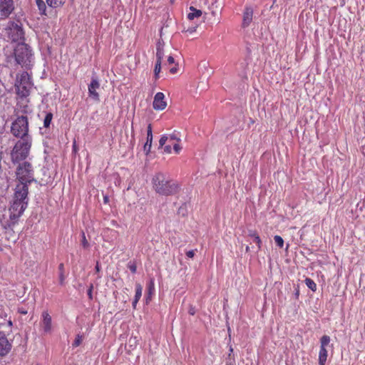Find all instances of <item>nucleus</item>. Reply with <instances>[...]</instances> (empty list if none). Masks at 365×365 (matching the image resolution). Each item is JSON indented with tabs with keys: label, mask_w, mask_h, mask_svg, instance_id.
Returning a JSON list of instances; mask_svg holds the SVG:
<instances>
[{
	"label": "nucleus",
	"mask_w": 365,
	"mask_h": 365,
	"mask_svg": "<svg viewBox=\"0 0 365 365\" xmlns=\"http://www.w3.org/2000/svg\"><path fill=\"white\" fill-rule=\"evenodd\" d=\"M28 194V186L16 185L9 208V226L15 225L26 209L29 202Z\"/></svg>",
	"instance_id": "nucleus-1"
},
{
	"label": "nucleus",
	"mask_w": 365,
	"mask_h": 365,
	"mask_svg": "<svg viewBox=\"0 0 365 365\" xmlns=\"http://www.w3.org/2000/svg\"><path fill=\"white\" fill-rule=\"evenodd\" d=\"M152 183L155 191L162 195H173L179 190L178 184L163 173H157L152 179Z\"/></svg>",
	"instance_id": "nucleus-2"
},
{
	"label": "nucleus",
	"mask_w": 365,
	"mask_h": 365,
	"mask_svg": "<svg viewBox=\"0 0 365 365\" xmlns=\"http://www.w3.org/2000/svg\"><path fill=\"white\" fill-rule=\"evenodd\" d=\"M34 86L31 76L27 71L19 73L16 76L14 88L18 96L29 97Z\"/></svg>",
	"instance_id": "nucleus-3"
},
{
	"label": "nucleus",
	"mask_w": 365,
	"mask_h": 365,
	"mask_svg": "<svg viewBox=\"0 0 365 365\" xmlns=\"http://www.w3.org/2000/svg\"><path fill=\"white\" fill-rule=\"evenodd\" d=\"M31 138H24L18 140L11 153V161L14 163H18L26 159L31 148Z\"/></svg>",
	"instance_id": "nucleus-4"
},
{
	"label": "nucleus",
	"mask_w": 365,
	"mask_h": 365,
	"mask_svg": "<svg viewBox=\"0 0 365 365\" xmlns=\"http://www.w3.org/2000/svg\"><path fill=\"white\" fill-rule=\"evenodd\" d=\"M14 54L18 64L26 69L31 68L32 53L29 45L24 43H18L14 48Z\"/></svg>",
	"instance_id": "nucleus-5"
},
{
	"label": "nucleus",
	"mask_w": 365,
	"mask_h": 365,
	"mask_svg": "<svg viewBox=\"0 0 365 365\" xmlns=\"http://www.w3.org/2000/svg\"><path fill=\"white\" fill-rule=\"evenodd\" d=\"M181 140L175 133L170 135H163L159 140L160 147L163 148L165 153H172V146L176 154H179L182 150L180 145Z\"/></svg>",
	"instance_id": "nucleus-6"
},
{
	"label": "nucleus",
	"mask_w": 365,
	"mask_h": 365,
	"mask_svg": "<svg viewBox=\"0 0 365 365\" xmlns=\"http://www.w3.org/2000/svg\"><path fill=\"white\" fill-rule=\"evenodd\" d=\"M11 133L16 138L23 139L24 138H31L29 135V120L24 115L19 116L12 123L11 126Z\"/></svg>",
	"instance_id": "nucleus-7"
},
{
	"label": "nucleus",
	"mask_w": 365,
	"mask_h": 365,
	"mask_svg": "<svg viewBox=\"0 0 365 365\" xmlns=\"http://www.w3.org/2000/svg\"><path fill=\"white\" fill-rule=\"evenodd\" d=\"M33 172L31 163L24 162L19 165L16 170V176L20 183L17 185L28 186V183H31L34 180Z\"/></svg>",
	"instance_id": "nucleus-8"
},
{
	"label": "nucleus",
	"mask_w": 365,
	"mask_h": 365,
	"mask_svg": "<svg viewBox=\"0 0 365 365\" xmlns=\"http://www.w3.org/2000/svg\"><path fill=\"white\" fill-rule=\"evenodd\" d=\"M5 30L8 38L13 42H17L24 38V31L21 24L19 22H9Z\"/></svg>",
	"instance_id": "nucleus-9"
},
{
	"label": "nucleus",
	"mask_w": 365,
	"mask_h": 365,
	"mask_svg": "<svg viewBox=\"0 0 365 365\" xmlns=\"http://www.w3.org/2000/svg\"><path fill=\"white\" fill-rule=\"evenodd\" d=\"M16 105L15 108L16 113H22V114H28L31 113V110L29 108V103L30 101L29 97H22L16 96Z\"/></svg>",
	"instance_id": "nucleus-10"
},
{
	"label": "nucleus",
	"mask_w": 365,
	"mask_h": 365,
	"mask_svg": "<svg viewBox=\"0 0 365 365\" xmlns=\"http://www.w3.org/2000/svg\"><path fill=\"white\" fill-rule=\"evenodd\" d=\"M14 10L13 0H0V16L1 19H6Z\"/></svg>",
	"instance_id": "nucleus-11"
},
{
	"label": "nucleus",
	"mask_w": 365,
	"mask_h": 365,
	"mask_svg": "<svg viewBox=\"0 0 365 365\" xmlns=\"http://www.w3.org/2000/svg\"><path fill=\"white\" fill-rule=\"evenodd\" d=\"M153 107L156 110H163L167 107V102L165 101V95L162 92H158L153 99Z\"/></svg>",
	"instance_id": "nucleus-12"
},
{
	"label": "nucleus",
	"mask_w": 365,
	"mask_h": 365,
	"mask_svg": "<svg viewBox=\"0 0 365 365\" xmlns=\"http://www.w3.org/2000/svg\"><path fill=\"white\" fill-rule=\"evenodd\" d=\"M40 325L45 333H50L52 330V319L47 311H43L41 314V321Z\"/></svg>",
	"instance_id": "nucleus-13"
},
{
	"label": "nucleus",
	"mask_w": 365,
	"mask_h": 365,
	"mask_svg": "<svg viewBox=\"0 0 365 365\" xmlns=\"http://www.w3.org/2000/svg\"><path fill=\"white\" fill-rule=\"evenodd\" d=\"M12 345L9 341L5 334L0 331V356H6L11 349Z\"/></svg>",
	"instance_id": "nucleus-14"
},
{
	"label": "nucleus",
	"mask_w": 365,
	"mask_h": 365,
	"mask_svg": "<svg viewBox=\"0 0 365 365\" xmlns=\"http://www.w3.org/2000/svg\"><path fill=\"white\" fill-rule=\"evenodd\" d=\"M100 87V83L96 78H93L88 85V95L95 101H99V94L96 91Z\"/></svg>",
	"instance_id": "nucleus-15"
},
{
	"label": "nucleus",
	"mask_w": 365,
	"mask_h": 365,
	"mask_svg": "<svg viewBox=\"0 0 365 365\" xmlns=\"http://www.w3.org/2000/svg\"><path fill=\"white\" fill-rule=\"evenodd\" d=\"M253 9L251 6H245L243 16L242 26L243 28L248 27L252 21L253 19Z\"/></svg>",
	"instance_id": "nucleus-16"
},
{
	"label": "nucleus",
	"mask_w": 365,
	"mask_h": 365,
	"mask_svg": "<svg viewBox=\"0 0 365 365\" xmlns=\"http://www.w3.org/2000/svg\"><path fill=\"white\" fill-rule=\"evenodd\" d=\"M153 141V130H152V125L150 123L148 125L147 128V140L143 146V151L146 155L149 154L150 152L151 146Z\"/></svg>",
	"instance_id": "nucleus-17"
},
{
	"label": "nucleus",
	"mask_w": 365,
	"mask_h": 365,
	"mask_svg": "<svg viewBox=\"0 0 365 365\" xmlns=\"http://www.w3.org/2000/svg\"><path fill=\"white\" fill-rule=\"evenodd\" d=\"M328 357L327 348L320 347L319 352V364L325 365Z\"/></svg>",
	"instance_id": "nucleus-18"
},
{
	"label": "nucleus",
	"mask_w": 365,
	"mask_h": 365,
	"mask_svg": "<svg viewBox=\"0 0 365 365\" xmlns=\"http://www.w3.org/2000/svg\"><path fill=\"white\" fill-rule=\"evenodd\" d=\"M202 11L200 9H197L194 6L190 7V12L187 14V19L190 21L193 20L195 18H199L202 16Z\"/></svg>",
	"instance_id": "nucleus-19"
},
{
	"label": "nucleus",
	"mask_w": 365,
	"mask_h": 365,
	"mask_svg": "<svg viewBox=\"0 0 365 365\" xmlns=\"http://www.w3.org/2000/svg\"><path fill=\"white\" fill-rule=\"evenodd\" d=\"M248 236L253 238L254 242L257 244L258 250H261L262 247V240L257 234V231L250 230L248 232Z\"/></svg>",
	"instance_id": "nucleus-20"
},
{
	"label": "nucleus",
	"mask_w": 365,
	"mask_h": 365,
	"mask_svg": "<svg viewBox=\"0 0 365 365\" xmlns=\"http://www.w3.org/2000/svg\"><path fill=\"white\" fill-rule=\"evenodd\" d=\"M66 0H46L48 6L53 9L61 7L64 5Z\"/></svg>",
	"instance_id": "nucleus-21"
},
{
	"label": "nucleus",
	"mask_w": 365,
	"mask_h": 365,
	"mask_svg": "<svg viewBox=\"0 0 365 365\" xmlns=\"http://www.w3.org/2000/svg\"><path fill=\"white\" fill-rule=\"evenodd\" d=\"M163 57H164L163 44H162L161 42L159 41L157 43V47H156V61L162 62Z\"/></svg>",
	"instance_id": "nucleus-22"
},
{
	"label": "nucleus",
	"mask_w": 365,
	"mask_h": 365,
	"mask_svg": "<svg viewBox=\"0 0 365 365\" xmlns=\"http://www.w3.org/2000/svg\"><path fill=\"white\" fill-rule=\"evenodd\" d=\"M155 291V283L154 279H151L148 285H147V292H148V297L146 299V302L148 303V301L150 300V296L153 294Z\"/></svg>",
	"instance_id": "nucleus-23"
},
{
	"label": "nucleus",
	"mask_w": 365,
	"mask_h": 365,
	"mask_svg": "<svg viewBox=\"0 0 365 365\" xmlns=\"http://www.w3.org/2000/svg\"><path fill=\"white\" fill-rule=\"evenodd\" d=\"M36 6L40 11L41 15L46 16V5L43 0H36Z\"/></svg>",
	"instance_id": "nucleus-24"
},
{
	"label": "nucleus",
	"mask_w": 365,
	"mask_h": 365,
	"mask_svg": "<svg viewBox=\"0 0 365 365\" xmlns=\"http://www.w3.org/2000/svg\"><path fill=\"white\" fill-rule=\"evenodd\" d=\"M58 272H59V283L61 285H63L64 282H65V279H66L63 263L59 264Z\"/></svg>",
	"instance_id": "nucleus-25"
},
{
	"label": "nucleus",
	"mask_w": 365,
	"mask_h": 365,
	"mask_svg": "<svg viewBox=\"0 0 365 365\" xmlns=\"http://www.w3.org/2000/svg\"><path fill=\"white\" fill-rule=\"evenodd\" d=\"M306 285L313 292L317 290V284L311 278H306L304 280Z\"/></svg>",
	"instance_id": "nucleus-26"
},
{
	"label": "nucleus",
	"mask_w": 365,
	"mask_h": 365,
	"mask_svg": "<svg viewBox=\"0 0 365 365\" xmlns=\"http://www.w3.org/2000/svg\"><path fill=\"white\" fill-rule=\"evenodd\" d=\"M331 339L328 335H323L320 339V347L327 348L330 343Z\"/></svg>",
	"instance_id": "nucleus-27"
},
{
	"label": "nucleus",
	"mask_w": 365,
	"mask_h": 365,
	"mask_svg": "<svg viewBox=\"0 0 365 365\" xmlns=\"http://www.w3.org/2000/svg\"><path fill=\"white\" fill-rule=\"evenodd\" d=\"M52 119H53V114L50 112L47 113L45 116L44 120H43V126L45 128H48L52 121Z\"/></svg>",
	"instance_id": "nucleus-28"
},
{
	"label": "nucleus",
	"mask_w": 365,
	"mask_h": 365,
	"mask_svg": "<svg viewBox=\"0 0 365 365\" xmlns=\"http://www.w3.org/2000/svg\"><path fill=\"white\" fill-rule=\"evenodd\" d=\"M143 287L140 284H135V298L136 300H140L142 296Z\"/></svg>",
	"instance_id": "nucleus-29"
},
{
	"label": "nucleus",
	"mask_w": 365,
	"mask_h": 365,
	"mask_svg": "<svg viewBox=\"0 0 365 365\" xmlns=\"http://www.w3.org/2000/svg\"><path fill=\"white\" fill-rule=\"evenodd\" d=\"M161 61H156L155 68H154V75L155 79H158L159 78V73L161 71Z\"/></svg>",
	"instance_id": "nucleus-30"
},
{
	"label": "nucleus",
	"mask_w": 365,
	"mask_h": 365,
	"mask_svg": "<svg viewBox=\"0 0 365 365\" xmlns=\"http://www.w3.org/2000/svg\"><path fill=\"white\" fill-rule=\"evenodd\" d=\"M83 336L82 335H80V334H78L76 336V339L75 340L73 341V344H72V346L76 348V347H78V346L81 345V344L82 343L83 341Z\"/></svg>",
	"instance_id": "nucleus-31"
},
{
	"label": "nucleus",
	"mask_w": 365,
	"mask_h": 365,
	"mask_svg": "<svg viewBox=\"0 0 365 365\" xmlns=\"http://www.w3.org/2000/svg\"><path fill=\"white\" fill-rule=\"evenodd\" d=\"M274 240L278 247H279L280 248L283 247L284 240L282 238V237H280L279 235H275L274 237Z\"/></svg>",
	"instance_id": "nucleus-32"
},
{
	"label": "nucleus",
	"mask_w": 365,
	"mask_h": 365,
	"mask_svg": "<svg viewBox=\"0 0 365 365\" xmlns=\"http://www.w3.org/2000/svg\"><path fill=\"white\" fill-rule=\"evenodd\" d=\"M81 244L84 248H88L89 247V243H88V240H86L85 233L83 232H82Z\"/></svg>",
	"instance_id": "nucleus-33"
},
{
	"label": "nucleus",
	"mask_w": 365,
	"mask_h": 365,
	"mask_svg": "<svg viewBox=\"0 0 365 365\" xmlns=\"http://www.w3.org/2000/svg\"><path fill=\"white\" fill-rule=\"evenodd\" d=\"M128 269L130 270V272H131L132 273H133V274H134V273H135V272H136V271H137V266H136V264H135V262H130L128 264Z\"/></svg>",
	"instance_id": "nucleus-34"
},
{
	"label": "nucleus",
	"mask_w": 365,
	"mask_h": 365,
	"mask_svg": "<svg viewBox=\"0 0 365 365\" xmlns=\"http://www.w3.org/2000/svg\"><path fill=\"white\" fill-rule=\"evenodd\" d=\"M197 26L189 27L187 29H184L182 32L189 33L190 34H193L196 31Z\"/></svg>",
	"instance_id": "nucleus-35"
},
{
	"label": "nucleus",
	"mask_w": 365,
	"mask_h": 365,
	"mask_svg": "<svg viewBox=\"0 0 365 365\" xmlns=\"http://www.w3.org/2000/svg\"><path fill=\"white\" fill-rule=\"evenodd\" d=\"M93 284H91L87 291V294H88V298L90 299H93Z\"/></svg>",
	"instance_id": "nucleus-36"
},
{
	"label": "nucleus",
	"mask_w": 365,
	"mask_h": 365,
	"mask_svg": "<svg viewBox=\"0 0 365 365\" xmlns=\"http://www.w3.org/2000/svg\"><path fill=\"white\" fill-rule=\"evenodd\" d=\"M175 63V59L173 56H169L168 59H167V62L165 63L164 66H166L167 64L168 65H171V64H173Z\"/></svg>",
	"instance_id": "nucleus-37"
},
{
	"label": "nucleus",
	"mask_w": 365,
	"mask_h": 365,
	"mask_svg": "<svg viewBox=\"0 0 365 365\" xmlns=\"http://www.w3.org/2000/svg\"><path fill=\"white\" fill-rule=\"evenodd\" d=\"M196 250H192L186 252V256L189 258H192L195 255Z\"/></svg>",
	"instance_id": "nucleus-38"
},
{
	"label": "nucleus",
	"mask_w": 365,
	"mask_h": 365,
	"mask_svg": "<svg viewBox=\"0 0 365 365\" xmlns=\"http://www.w3.org/2000/svg\"><path fill=\"white\" fill-rule=\"evenodd\" d=\"M178 71V66L175 65V66L170 68V73L172 74H175Z\"/></svg>",
	"instance_id": "nucleus-39"
},
{
	"label": "nucleus",
	"mask_w": 365,
	"mask_h": 365,
	"mask_svg": "<svg viewBox=\"0 0 365 365\" xmlns=\"http://www.w3.org/2000/svg\"><path fill=\"white\" fill-rule=\"evenodd\" d=\"M188 313L190 314V315H194L195 313V307H190L189 311H188Z\"/></svg>",
	"instance_id": "nucleus-40"
},
{
	"label": "nucleus",
	"mask_w": 365,
	"mask_h": 365,
	"mask_svg": "<svg viewBox=\"0 0 365 365\" xmlns=\"http://www.w3.org/2000/svg\"><path fill=\"white\" fill-rule=\"evenodd\" d=\"M108 202H109L108 196H107V195L103 196V202L105 204H107V203H108Z\"/></svg>",
	"instance_id": "nucleus-41"
},
{
	"label": "nucleus",
	"mask_w": 365,
	"mask_h": 365,
	"mask_svg": "<svg viewBox=\"0 0 365 365\" xmlns=\"http://www.w3.org/2000/svg\"><path fill=\"white\" fill-rule=\"evenodd\" d=\"M139 300H136L135 299H134L133 302V309H135L136 308V305L138 304Z\"/></svg>",
	"instance_id": "nucleus-42"
},
{
	"label": "nucleus",
	"mask_w": 365,
	"mask_h": 365,
	"mask_svg": "<svg viewBox=\"0 0 365 365\" xmlns=\"http://www.w3.org/2000/svg\"><path fill=\"white\" fill-rule=\"evenodd\" d=\"M95 269H96V271L97 272H100V270H101V269H100L99 263H98V262H97V263H96V265Z\"/></svg>",
	"instance_id": "nucleus-43"
},
{
	"label": "nucleus",
	"mask_w": 365,
	"mask_h": 365,
	"mask_svg": "<svg viewBox=\"0 0 365 365\" xmlns=\"http://www.w3.org/2000/svg\"><path fill=\"white\" fill-rule=\"evenodd\" d=\"M7 324H8V326H9V327H12V324H12V322H11V320L10 319L7 321Z\"/></svg>",
	"instance_id": "nucleus-44"
},
{
	"label": "nucleus",
	"mask_w": 365,
	"mask_h": 365,
	"mask_svg": "<svg viewBox=\"0 0 365 365\" xmlns=\"http://www.w3.org/2000/svg\"><path fill=\"white\" fill-rule=\"evenodd\" d=\"M19 312L22 314H27V311H24V310H19Z\"/></svg>",
	"instance_id": "nucleus-45"
},
{
	"label": "nucleus",
	"mask_w": 365,
	"mask_h": 365,
	"mask_svg": "<svg viewBox=\"0 0 365 365\" xmlns=\"http://www.w3.org/2000/svg\"><path fill=\"white\" fill-rule=\"evenodd\" d=\"M233 351V349L232 346L230 347V355L231 354V353Z\"/></svg>",
	"instance_id": "nucleus-46"
},
{
	"label": "nucleus",
	"mask_w": 365,
	"mask_h": 365,
	"mask_svg": "<svg viewBox=\"0 0 365 365\" xmlns=\"http://www.w3.org/2000/svg\"><path fill=\"white\" fill-rule=\"evenodd\" d=\"M73 149H74V150H76V143H74V144H73Z\"/></svg>",
	"instance_id": "nucleus-47"
},
{
	"label": "nucleus",
	"mask_w": 365,
	"mask_h": 365,
	"mask_svg": "<svg viewBox=\"0 0 365 365\" xmlns=\"http://www.w3.org/2000/svg\"><path fill=\"white\" fill-rule=\"evenodd\" d=\"M171 3H173L175 0H170Z\"/></svg>",
	"instance_id": "nucleus-48"
},
{
	"label": "nucleus",
	"mask_w": 365,
	"mask_h": 365,
	"mask_svg": "<svg viewBox=\"0 0 365 365\" xmlns=\"http://www.w3.org/2000/svg\"><path fill=\"white\" fill-rule=\"evenodd\" d=\"M246 250H247V251H248V250H249V247H247Z\"/></svg>",
	"instance_id": "nucleus-49"
},
{
	"label": "nucleus",
	"mask_w": 365,
	"mask_h": 365,
	"mask_svg": "<svg viewBox=\"0 0 365 365\" xmlns=\"http://www.w3.org/2000/svg\"><path fill=\"white\" fill-rule=\"evenodd\" d=\"M226 365H233V364H227Z\"/></svg>",
	"instance_id": "nucleus-50"
},
{
	"label": "nucleus",
	"mask_w": 365,
	"mask_h": 365,
	"mask_svg": "<svg viewBox=\"0 0 365 365\" xmlns=\"http://www.w3.org/2000/svg\"><path fill=\"white\" fill-rule=\"evenodd\" d=\"M217 0H215V2L217 3Z\"/></svg>",
	"instance_id": "nucleus-51"
}]
</instances>
